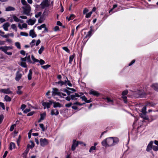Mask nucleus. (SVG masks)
<instances>
[{
    "label": "nucleus",
    "instance_id": "obj_5",
    "mask_svg": "<svg viewBox=\"0 0 158 158\" xmlns=\"http://www.w3.org/2000/svg\"><path fill=\"white\" fill-rule=\"evenodd\" d=\"M40 142L41 146L42 147H44L48 143V140L45 138L40 139Z\"/></svg>",
    "mask_w": 158,
    "mask_h": 158
},
{
    "label": "nucleus",
    "instance_id": "obj_30",
    "mask_svg": "<svg viewBox=\"0 0 158 158\" xmlns=\"http://www.w3.org/2000/svg\"><path fill=\"white\" fill-rule=\"evenodd\" d=\"M15 144L13 142L11 143L9 147L10 149V150H12L13 148H15Z\"/></svg>",
    "mask_w": 158,
    "mask_h": 158
},
{
    "label": "nucleus",
    "instance_id": "obj_9",
    "mask_svg": "<svg viewBox=\"0 0 158 158\" xmlns=\"http://www.w3.org/2000/svg\"><path fill=\"white\" fill-rule=\"evenodd\" d=\"M22 76V74L19 71L17 72L16 74L15 79L16 81H19L21 78Z\"/></svg>",
    "mask_w": 158,
    "mask_h": 158
},
{
    "label": "nucleus",
    "instance_id": "obj_29",
    "mask_svg": "<svg viewBox=\"0 0 158 158\" xmlns=\"http://www.w3.org/2000/svg\"><path fill=\"white\" fill-rule=\"evenodd\" d=\"M15 45L18 49H20L21 48L20 44L19 42H15Z\"/></svg>",
    "mask_w": 158,
    "mask_h": 158
},
{
    "label": "nucleus",
    "instance_id": "obj_63",
    "mask_svg": "<svg viewBox=\"0 0 158 158\" xmlns=\"http://www.w3.org/2000/svg\"><path fill=\"white\" fill-rule=\"evenodd\" d=\"M39 63H40V64L41 65H43V64H44L45 61L43 60L42 59H40V60Z\"/></svg>",
    "mask_w": 158,
    "mask_h": 158
},
{
    "label": "nucleus",
    "instance_id": "obj_43",
    "mask_svg": "<svg viewBox=\"0 0 158 158\" xmlns=\"http://www.w3.org/2000/svg\"><path fill=\"white\" fill-rule=\"evenodd\" d=\"M63 91L64 92L66 93L68 95H70V94L71 93V91H69L67 89H64Z\"/></svg>",
    "mask_w": 158,
    "mask_h": 158
},
{
    "label": "nucleus",
    "instance_id": "obj_16",
    "mask_svg": "<svg viewBox=\"0 0 158 158\" xmlns=\"http://www.w3.org/2000/svg\"><path fill=\"white\" fill-rule=\"evenodd\" d=\"M29 35L32 38L35 37L37 36V35L34 32V30H32L30 31L29 32Z\"/></svg>",
    "mask_w": 158,
    "mask_h": 158
},
{
    "label": "nucleus",
    "instance_id": "obj_14",
    "mask_svg": "<svg viewBox=\"0 0 158 158\" xmlns=\"http://www.w3.org/2000/svg\"><path fill=\"white\" fill-rule=\"evenodd\" d=\"M151 86L155 90L158 92V83H153L151 85Z\"/></svg>",
    "mask_w": 158,
    "mask_h": 158
},
{
    "label": "nucleus",
    "instance_id": "obj_46",
    "mask_svg": "<svg viewBox=\"0 0 158 158\" xmlns=\"http://www.w3.org/2000/svg\"><path fill=\"white\" fill-rule=\"evenodd\" d=\"M46 116V113H43L41 114H40V118L41 119H43V120L44 119L45 117Z\"/></svg>",
    "mask_w": 158,
    "mask_h": 158
},
{
    "label": "nucleus",
    "instance_id": "obj_24",
    "mask_svg": "<svg viewBox=\"0 0 158 158\" xmlns=\"http://www.w3.org/2000/svg\"><path fill=\"white\" fill-rule=\"evenodd\" d=\"M12 47L10 46H4L3 52L5 53L9 49H11Z\"/></svg>",
    "mask_w": 158,
    "mask_h": 158
},
{
    "label": "nucleus",
    "instance_id": "obj_26",
    "mask_svg": "<svg viewBox=\"0 0 158 158\" xmlns=\"http://www.w3.org/2000/svg\"><path fill=\"white\" fill-rule=\"evenodd\" d=\"M12 17L15 21L16 22H19V19L15 15H12Z\"/></svg>",
    "mask_w": 158,
    "mask_h": 158
},
{
    "label": "nucleus",
    "instance_id": "obj_58",
    "mask_svg": "<svg viewBox=\"0 0 158 158\" xmlns=\"http://www.w3.org/2000/svg\"><path fill=\"white\" fill-rule=\"evenodd\" d=\"M16 126L15 124H14L11 126L10 128V131H12L14 128V127Z\"/></svg>",
    "mask_w": 158,
    "mask_h": 158
},
{
    "label": "nucleus",
    "instance_id": "obj_19",
    "mask_svg": "<svg viewBox=\"0 0 158 158\" xmlns=\"http://www.w3.org/2000/svg\"><path fill=\"white\" fill-rule=\"evenodd\" d=\"M23 87L22 86H18L17 87V89L16 93L19 95H21L23 93V92L21 90Z\"/></svg>",
    "mask_w": 158,
    "mask_h": 158
},
{
    "label": "nucleus",
    "instance_id": "obj_61",
    "mask_svg": "<svg viewBox=\"0 0 158 158\" xmlns=\"http://www.w3.org/2000/svg\"><path fill=\"white\" fill-rule=\"evenodd\" d=\"M30 111V110L29 109L27 108L23 111V112L24 113H27L29 112Z\"/></svg>",
    "mask_w": 158,
    "mask_h": 158
},
{
    "label": "nucleus",
    "instance_id": "obj_60",
    "mask_svg": "<svg viewBox=\"0 0 158 158\" xmlns=\"http://www.w3.org/2000/svg\"><path fill=\"white\" fill-rule=\"evenodd\" d=\"M26 105L25 104H22L21 107V109L23 110L26 108Z\"/></svg>",
    "mask_w": 158,
    "mask_h": 158
},
{
    "label": "nucleus",
    "instance_id": "obj_20",
    "mask_svg": "<svg viewBox=\"0 0 158 158\" xmlns=\"http://www.w3.org/2000/svg\"><path fill=\"white\" fill-rule=\"evenodd\" d=\"M80 98L82 99V101H84L85 102L89 103L91 102V101L90 99L88 100L85 96L81 97Z\"/></svg>",
    "mask_w": 158,
    "mask_h": 158
},
{
    "label": "nucleus",
    "instance_id": "obj_57",
    "mask_svg": "<svg viewBox=\"0 0 158 158\" xmlns=\"http://www.w3.org/2000/svg\"><path fill=\"white\" fill-rule=\"evenodd\" d=\"M59 96L61 97L64 98V97L66 96V94H64L60 92V93H59Z\"/></svg>",
    "mask_w": 158,
    "mask_h": 158
},
{
    "label": "nucleus",
    "instance_id": "obj_55",
    "mask_svg": "<svg viewBox=\"0 0 158 158\" xmlns=\"http://www.w3.org/2000/svg\"><path fill=\"white\" fill-rule=\"evenodd\" d=\"M41 14L42 13L40 12H39L35 15V17L36 18H37L40 16L41 15Z\"/></svg>",
    "mask_w": 158,
    "mask_h": 158
},
{
    "label": "nucleus",
    "instance_id": "obj_40",
    "mask_svg": "<svg viewBox=\"0 0 158 158\" xmlns=\"http://www.w3.org/2000/svg\"><path fill=\"white\" fill-rule=\"evenodd\" d=\"M20 35L22 36H27L28 35L27 33L22 31L20 32Z\"/></svg>",
    "mask_w": 158,
    "mask_h": 158
},
{
    "label": "nucleus",
    "instance_id": "obj_41",
    "mask_svg": "<svg viewBox=\"0 0 158 158\" xmlns=\"http://www.w3.org/2000/svg\"><path fill=\"white\" fill-rule=\"evenodd\" d=\"M50 67V65L49 64L41 66V67L44 69H46L48 68H49Z\"/></svg>",
    "mask_w": 158,
    "mask_h": 158
},
{
    "label": "nucleus",
    "instance_id": "obj_3",
    "mask_svg": "<svg viewBox=\"0 0 158 158\" xmlns=\"http://www.w3.org/2000/svg\"><path fill=\"white\" fill-rule=\"evenodd\" d=\"M135 94H136L135 97L136 98H143L144 97L145 93L142 90H137L135 91Z\"/></svg>",
    "mask_w": 158,
    "mask_h": 158
},
{
    "label": "nucleus",
    "instance_id": "obj_38",
    "mask_svg": "<svg viewBox=\"0 0 158 158\" xmlns=\"http://www.w3.org/2000/svg\"><path fill=\"white\" fill-rule=\"evenodd\" d=\"M92 14V12L90 11L88 13H87V14H86L85 15V17L86 18H89L90 17Z\"/></svg>",
    "mask_w": 158,
    "mask_h": 158
},
{
    "label": "nucleus",
    "instance_id": "obj_13",
    "mask_svg": "<svg viewBox=\"0 0 158 158\" xmlns=\"http://www.w3.org/2000/svg\"><path fill=\"white\" fill-rule=\"evenodd\" d=\"M103 99L106 100V102L110 105H114V101L113 99L107 97L106 98H104Z\"/></svg>",
    "mask_w": 158,
    "mask_h": 158
},
{
    "label": "nucleus",
    "instance_id": "obj_34",
    "mask_svg": "<svg viewBox=\"0 0 158 158\" xmlns=\"http://www.w3.org/2000/svg\"><path fill=\"white\" fill-rule=\"evenodd\" d=\"M74 17V15L73 14H71L70 15V16L68 18V17H66V19H68V21L73 19Z\"/></svg>",
    "mask_w": 158,
    "mask_h": 158
},
{
    "label": "nucleus",
    "instance_id": "obj_22",
    "mask_svg": "<svg viewBox=\"0 0 158 158\" xmlns=\"http://www.w3.org/2000/svg\"><path fill=\"white\" fill-rule=\"evenodd\" d=\"M32 71L31 69H30L29 71L28 74V78L29 80H31L32 78Z\"/></svg>",
    "mask_w": 158,
    "mask_h": 158
},
{
    "label": "nucleus",
    "instance_id": "obj_51",
    "mask_svg": "<svg viewBox=\"0 0 158 158\" xmlns=\"http://www.w3.org/2000/svg\"><path fill=\"white\" fill-rule=\"evenodd\" d=\"M35 40H33L31 42V47H33V46L35 45Z\"/></svg>",
    "mask_w": 158,
    "mask_h": 158
},
{
    "label": "nucleus",
    "instance_id": "obj_39",
    "mask_svg": "<svg viewBox=\"0 0 158 158\" xmlns=\"http://www.w3.org/2000/svg\"><path fill=\"white\" fill-rule=\"evenodd\" d=\"M141 111L143 114H145L146 113V106H144L143 107Z\"/></svg>",
    "mask_w": 158,
    "mask_h": 158
},
{
    "label": "nucleus",
    "instance_id": "obj_25",
    "mask_svg": "<svg viewBox=\"0 0 158 158\" xmlns=\"http://www.w3.org/2000/svg\"><path fill=\"white\" fill-rule=\"evenodd\" d=\"M42 7V8H44L45 7L47 6L48 4V3L45 2H43L40 5Z\"/></svg>",
    "mask_w": 158,
    "mask_h": 158
},
{
    "label": "nucleus",
    "instance_id": "obj_56",
    "mask_svg": "<svg viewBox=\"0 0 158 158\" xmlns=\"http://www.w3.org/2000/svg\"><path fill=\"white\" fill-rule=\"evenodd\" d=\"M155 103H153V102H148L147 105H149L151 106H154L156 105Z\"/></svg>",
    "mask_w": 158,
    "mask_h": 158
},
{
    "label": "nucleus",
    "instance_id": "obj_48",
    "mask_svg": "<svg viewBox=\"0 0 158 158\" xmlns=\"http://www.w3.org/2000/svg\"><path fill=\"white\" fill-rule=\"evenodd\" d=\"M152 149L155 151H158V146L155 145H152Z\"/></svg>",
    "mask_w": 158,
    "mask_h": 158
},
{
    "label": "nucleus",
    "instance_id": "obj_32",
    "mask_svg": "<svg viewBox=\"0 0 158 158\" xmlns=\"http://www.w3.org/2000/svg\"><path fill=\"white\" fill-rule=\"evenodd\" d=\"M74 56L75 55H73L70 56L69 63L71 64Z\"/></svg>",
    "mask_w": 158,
    "mask_h": 158
},
{
    "label": "nucleus",
    "instance_id": "obj_23",
    "mask_svg": "<svg viewBox=\"0 0 158 158\" xmlns=\"http://www.w3.org/2000/svg\"><path fill=\"white\" fill-rule=\"evenodd\" d=\"M15 10V8L10 6H8L6 8V11H14Z\"/></svg>",
    "mask_w": 158,
    "mask_h": 158
},
{
    "label": "nucleus",
    "instance_id": "obj_8",
    "mask_svg": "<svg viewBox=\"0 0 158 158\" xmlns=\"http://www.w3.org/2000/svg\"><path fill=\"white\" fill-rule=\"evenodd\" d=\"M60 93V92H59V90L57 89L56 88H53L52 89V96H55L56 95L59 96V93Z\"/></svg>",
    "mask_w": 158,
    "mask_h": 158
},
{
    "label": "nucleus",
    "instance_id": "obj_53",
    "mask_svg": "<svg viewBox=\"0 0 158 158\" xmlns=\"http://www.w3.org/2000/svg\"><path fill=\"white\" fill-rule=\"evenodd\" d=\"M62 49L68 53H69L70 52L69 49L67 47H63L62 48Z\"/></svg>",
    "mask_w": 158,
    "mask_h": 158
},
{
    "label": "nucleus",
    "instance_id": "obj_64",
    "mask_svg": "<svg viewBox=\"0 0 158 158\" xmlns=\"http://www.w3.org/2000/svg\"><path fill=\"white\" fill-rule=\"evenodd\" d=\"M127 93L128 91L127 90H125L122 93V95L123 96H125L127 94Z\"/></svg>",
    "mask_w": 158,
    "mask_h": 158
},
{
    "label": "nucleus",
    "instance_id": "obj_36",
    "mask_svg": "<svg viewBox=\"0 0 158 158\" xmlns=\"http://www.w3.org/2000/svg\"><path fill=\"white\" fill-rule=\"evenodd\" d=\"M96 149V147L95 146H92L90 147L89 149V152H92L93 151L95 150Z\"/></svg>",
    "mask_w": 158,
    "mask_h": 158
},
{
    "label": "nucleus",
    "instance_id": "obj_7",
    "mask_svg": "<svg viewBox=\"0 0 158 158\" xmlns=\"http://www.w3.org/2000/svg\"><path fill=\"white\" fill-rule=\"evenodd\" d=\"M153 142L152 141H151L148 144L146 150L148 152H150L152 149V145Z\"/></svg>",
    "mask_w": 158,
    "mask_h": 158
},
{
    "label": "nucleus",
    "instance_id": "obj_47",
    "mask_svg": "<svg viewBox=\"0 0 158 158\" xmlns=\"http://www.w3.org/2000/svg\"><path fill=\"white\" fill-rule=\"evenodd\" d=\"M45 24H43L41 25L40 26H39L37 27L38 29L39 30H41L42 28H44V27H45Z\"/></svg>",
    "mask_w": 158,
    "mask_h": 158
},
{
    "label": "nucleus",
    "instance_id": "obj_33",
    "mask_svg": "<svg viewBox=\"0 0 158 158\" xmlns=\"http://www.w3.org/2000/svg\"><path fill=\"white\" fill-rule=\"evenodd\" d=\"M92 31V28H91L90 30L89 31L87 34L85 36V38L90 37L91 35V33Z\"/></svg>",
    "mask_w": 158,
    "mask_h": 158
},
{
    "label": "nucleus",
    "instance_id": "obj_45",
    "mask_svg": "<svg viewBox=\"0 0 158 158\" xmlns=\"http://www.w3.org/2000/svg\"><path fill=\"white\" fill-rule=\"evenodd\" d=\"M89 11V10L87 8H85L83 10V15H85V14L86 15V14L87 13V12Z\"/></svg>",
    "mask_w": 158,
    "mask_h": 158
},
{
    "label": "nucleus",
    "instance_id": "obj_42",
    "mask_svg": "<svg viewBox=\"0 0 158 158\" xmlns=\"http://www.w3.org/2000/svg\"><path fill=\"white\" fill-rule=\"evenodd\" d=\"M20 65L24 68H27V66L26 63L25 62H21L20 63Z\"/></svg>",
    "mask_w": 158,
    "mask_h": 158
},
{
    "label": "nucleus",
    "instance_id": "obj_31",
    "mask_svg": "<svg viewBox=\"0 0 158 158\" xmlns=\"http://www.w3.org/2000/svg\"><path fill=\"white\" fill-rule=\"evenodd\" d=\"M141 116L143 119L146 120H148V117L146 115V114H141Z\"/></svg>",
    "mask_w": 158,
    "mask_h": 158
},
{
    "label": "nucleus",
    "instance_id": "obj_18",
    "mask_svg": "<svg viewBox=\"0 0 158 158\" xmlns=\"http://www.w3.org/2000/svg\"><path fill=\"white\" fill-rule=\"evenodd\" d=\"M79 95L77 93H75L74 94L71 95L70 96L71 99L72 100H77V97H79Z\"/></svg>",
    "mask_w": 158,
    "mask_h": 158
},
{
    "label": "nucleus",
    "instance_id": "obj_59",
    "mask_svg": "<svg viewBox=\"0 0 158 158\" xmlns=\"http://www.w3.org/2000/svg\"><path fill=\"white\" fill-rule=\"evenodd\" d=\"M4 118V116L3 115H0V124L2 123Z\"/></svg>",
    "mask_w": 158,
    "mask_h": 158
},
{
    "label": "nucleus",
    "instance_id": "obj_37",
    "mask_svg": "<svg viewBox=\"0 0 158 158\" xmlns=\"http://www.w3.org/2000/svg\"><path fill=\"white\" fill-rule=\"evenodd\" d=\"M44 47L43 46H42L40 49L39 50V53L40 54H41L44 51Z\"/></svg>",
    "mask_w": 158,
    "mask_h": 158
},
{
    "label": "nucleus",
    "instance_id": "obj_17",
    "mask_svg": "<svg viewBox=\"0 0 158 158\" xmlns=\"http://www.w3.org/2000/svg\"><path fill=\"white\" fill-rule=\"evenodd\" d=\"M59 114V112L57 110L52 109L51 110V114L52 115H58Z\"/></svg>",
    "mask_w": 158,
    "mask_h": 158
},
{
    "label": "nucleus",
    "instance_id": "obj_15",
    "mask_svg": "<svg viewBox=\"0 0 158 158\" xmlns=\"http://www.w3.org/2000/svg\"><path fill=\"white\" fill-rule=\"evenodd\" d=\"M10 24L8 22H6L3 25V27L4 29L6 31H8V27L10 26Z\"/></svg>",
    "mask_w": 158,
    "mask_h": 158
},
{
    "label": "nucleus",
    "instance_id": "obj_54",
    "mask_svg": "<svg viewBox=\"0 0 158 158\" xmlns=\"http://www.w3.org/2000/svg\"><path fill=\"white\" fill-rule=\"evenodd\" d=\"M0 106L2 107L3 110L5 109V106L4 103L0 102Z\"/></svg>",
    "mask_w": 158,
    "mask_h": 158
},
{
    "label": "nucleus",
    "instance_id": "obj_49",
    "mask_svg": "<svg viewBox=\"0 0 158 158\" xmlns=\"http://www.w3.org/2000/svg\"><path fill=\"white\" fill-rule=\"evenodd\" d=\"M40 127L42 129L43 131H44L45 130V128L43 124L41 123L39 124Z\"/></svg>",
    "mask_w": 158,
    "mask_h": 158
},
{
    "label": "nucleus",
    "instance_id": "obj_11",
    "mask_svg": "<svg viewBox=\"0 0 158 158\" xmlns=\"http://www.w3.org/2000/svg\"><path fill=\"white\" fill-rule=\"evenodd\" d=\"M36 21V19L35 18L33 19H31L27 20V23L28 25H32L35 23Z\"/></svg>",
    "mask_w": 158,
    "mask_h": 158
},
{
    "label": "nucleus",
    "instance_id": "obj_10",
    "mask_svg": "<svg viewBox=\"0 0 158 158\" xmlns=\"http://www.w3.org/2000/svg\"><path fill=\"white\" fill-rule=\"evenodd\" d=\"M78 142L74 140L73 141V144L72 146V150L73 151H74L76 147L78 146Z\"/></svg>",
    "mask_w": 158,
    "mask_h": 158
},
{
    "label": "nucleus",
    "instance_id": "obj_21",
    "mask_svg": "<svg viewBox=\"0 0 158 158\" xmlns=\"http://www.w3.org/2000/svg\"><path fill=\"white\" fill-rule=\"evenodd\" d=\"M52 103L53 104V107L54 108L61 107V104L59 102L52 101Z\"/></svg>",
    "mask_w": 158,
    "mask_h": 158
},
{
    "label": "nucleus",
    "instance_id": "obj_2",
    "mask_svg": "<svg viewBox=\"0 0 158 158\" xmlns=\"http://www.w3.org/2000/svg\"><path fill=\"white\" fill-rule=\"evenodd\" d=\"M23 8V10L24 13L25 15L27 16L31 15V7L29 5H27L26 6H24Z\"/></svg>",
    "mask_w": 158,
    "mask_h": 158
},
{
    "label": "nucleus",
    "instance_id": "obj_50",
    "mask_svg": "<svg viewBox=\"0 0 158 158\" xmlns=\"http://www.w3.org/2000/svg\"><path fill=\"white\" fill-rule=\"evenodd\" d=\"M66 80L67 81L66 85H68L69 86H71L72 85V84L70 82V81H68V79L67 77H66Z\"/></svg>",
    "mask_w": 158,
    "mask_h": 158
},
{
    "label": "nucleus",
    "instance_id": "obj_62",
    "mask_svg": "<svg viewBox=\"0 0 158 158\" xmlns=\"http://www.w3.org/2000/svg\"><path fill=\"white\" fill-rule=\"evenodd\" d=\"M31 144L30 145V147L31 148H32L34 147L35 144H34V143L32 141H31Z\"/></svg>",
    "mask_w": 158,
    "mask_h": 158
},
{
    "label": "nucleus",
    "instance_id": "obj_28",
    "mask_svg": "<svg viewBox=\"0 0 158 158\" xmlns=\"http://www.w3.org/2000/svg\"><path fill=\"white\" fill-rule=\"evenodd\" d=\"M4 99L6 102H10L11 100V98L7 95H5Z\"/></svg>",
    "mask_w": 158,
    "mask_h": 158
},
{
    "label": "nucleus",
    "instance_id": "obj_27",
    "mask_svg": "<svg viewBox=\"0 0 158 158\" xmlns=\"http://www.w3.org/2000/svg\"><path fill=\"white\" fill-rule=\"evenodd\" d=\"M57 83L59 84H60L61 86L63 85H65L66 86H67V81L66 80H65L64 81H60L58 82Z\"/></svg>",
    "mask_w": 158,
    "mask_h": 158
},
{
    "label": "nucleus",
    "instance_id": "obj_35",
    "mask_svg": "<svg viewBox=\"0 0 158 158\" xmlns=\"http://www.w3.org/2000/svg\"><path fill=\"white\" fill-rule=\"evenodd\" d=\"M11 27L12 29L14 30L15 31H17V29L15 24H12L11 26Z\"/></svg>",
    "mask_w": 158,
    "mask_h": 158
},
{
    "label": "nucleus",
    "instance_id": "obj_1",
    "mask_svg": "<svg viewBox=\"0 0 158 158\" xmlns=\"http://www.w3.org/2000/svg\"><path fill=\"white\" fill-rule=\"evenodd\" d=\"M118 142V138L116 137H110L102 141V144L104 147L113 146L117 144Z\"/></svg>",
    "mask_w": 158,
    "mask_h": 158
},
{
    "label": "nucleus",
    "instance_id": "obj_6",
    "mask_svg": "<svg viewBox=\"0 0 158 158\" xmlns=\"http://www.w3.org/2000/svg\"><path fill=\"white\" fill-rule=\"evenodd\" d=\"M0 92L2 93L7 94H12V92L10 90L9 88L1 89Z\"/></svg>",
    "mask_w": 158,
    "mask_h": 158
},
{
    "label": "nucleus",
    "instance_id": "obj_12",
    "mask_svg": "<svg viewBox=\"0 0 158 158\" xmlns=\"http://www.w3.org/2000/svg\"><path fill=\"white\" fill-rule=\"evenodd\" d=\"M89 94L96 96H98L100 95V94L98 92L93 89L89 91Z\"/></svg>",
    "mask_w": 158,
    "mask_h": 158
},
{
    "label": "nucleus",
    "instance_id": "obj_44",
    "mask_svg": "<svg viewBox=\"0 0 158 158\" xmlns=\"http://www.w3.org/2000/svg\"><path fill=\"white\" fill-rule=\"evenodd\" d=\"M21 2L22 4L24 6H26L27 5H29L25 0H21Z\"/></svg>",
    "mask_w": 158,
    "mask_h": 158
},
{
    "label": "nucleus",
    "instance_id": "obj_52",
    "mask_svg": "<svg viewBox=\"0 0 158 158\" xmlns=\"http://www.w3.org/2000/svg\"><path fill=\"white\" fill-rule=\"evenodd\" d=\"M26 60L29 63H31V60L30 59V55L26 56Z\"/></svg>",
    "mask_w": 158,
    "mask_h": 158
},
{
    "label": "nucleus",
    "instance_id": "obj_4",
    "mask_svg": "<svg viewBox=\"0 0 158 158\" xmlns=\"http://www.w3.org/2000/svg\"><path fill=\"white\" fill-rule=\"evenodd\" d=\"M52 104V101H49V102H43L42 103V105L44 106V109H45L46 108L49 109L50 107V106Z\"/></svg>",
    "mask_w": 158,
    "mask_h": 158
}]
</instances>
